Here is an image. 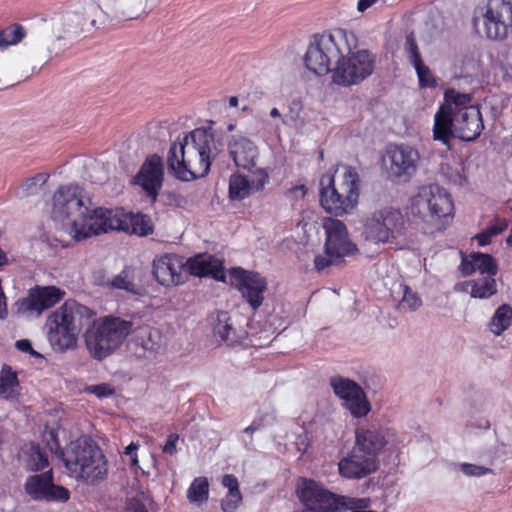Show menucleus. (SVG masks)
I'll use <instances>...</instances> for the list:
<instances>
[{"label": "nucleus", "mask_w": 512, "mask_h": 512, "mask_svg": "<svg viewBox=\"0 0 512 512\" xmlns=\"http://www.w3.org/2000/svg\"><path fill=\"white\" fill-rule=\"evenodd\" d=\"M507 227H508V222L506 220H498L483 231L487 234V236L491 240L494 236L502 233Z\"/></svg>", "instance_id": "09e8293b"}, {"label": "nucleus", "mask_w": 512, "mask_h": 512, "mask_svg": "<svg viewBox=\"0 0 512 512\" xmlns=\"http://www.w3.org/2000/svg\"><path fill=\"white\" fill-rule=\"evenodd\" d=\"M229 105L231 107H236L238 105V98L236 96H231L229 98Z\"/></svg>", "instance_id": "69168bd1"}, {"label": "nucleus", "mask_w": 512, "mask_h": 512, "mask_svg": "<svg viewBox=\"0 0 512 512\" xmlns=\"http://www.w3.org/2000/svg\"><path fill=\"white\" fill-rule=\"evenodd\" d=\"M378 468V460L354 448L353 452L338 463L339 474L347 479H361Z\"/></svg>", "instance_id": "5701e85b"}, {"label": "nucleus", "mask_w": 512, "mask_h": 512, "mask_svg": "<svg viewBox=\"0 0 512 512\" xmlns=\"http://www.w3.org/2000/svg\"><path fill=\"white\" fill-rule=\"evenodd\" d=\"M406 220L399 208L385 206L369 213L363 220L362 235L374 244H392L405 235Z\"/></svg>", "instance_id": "f8f14e48"}, {"label": "nucleus", "mask_w": 512, "mask_h": 512, "mask_svg": "<svg viewBox=\"0 0 512 512\" xmlns=\"http://www.w3.org/2000/svg\"><path fill=\"white\" fill-rule=\"evenodd\" d=\"M65 296V291L55 286H37L29 291L26 307L38 314L59 303Z\"/></svg>", "instance_id": "a878e982"}, {"label": "nucleus", "mask_w": 512, "mask_h": 512, "mask_svg": "<svg viewBox=\"0 0 512 512\" xmlns=\"http://www.w3.org/2000/svg\"><path fill=\"white\" fill-rule=\"evenodd\" d=\"M378 0H358L357 10L359 12H364L372 5H374Z\"/></svg>", "instance_id": "bf43d9fd"}, {"label": "nucleus", "mask_w": 512, "mask_h": 512, "mask_svg": "<svg viewBox=\"0 0 512 512\" xmlns=\"http://www.w3.org/2000/svg\"><path fill=\"white\" fill-rule=\"evenodd\" d=\"M153 274L163 286H177L187 278L185 258L177 254H165L154 260Z\"/></svg>", "instance_id": "412c9836"}, {"label": "nucleus", "mask_w": 512, "mask_h": 512, "mask_svg": "<svg viewBox=\"0 0 512 512\" xmlns=\"http://www.w3.org/2000/svg\"><path fill=\"white\" fill-rule=\"evenodd\" d=\"M405 50L408 54L409 61L412 65L422 61L421 56L418 51L417 44H416L414 36L412 34H410L406 37Z\"/></svg>", "instance_id": "a18cd8bd"}, {"label": "nucleus", "mask_w": 512, "mask_h": 512, "mask_svg": "<svg viewBox=\"0 0 512 512\" xmlns=\"http://www.w3.org/2000/svg\"><path fill=\"white\" fill-rule=\"evenodd\" d=\"M186 497L190 504L202 506L209 498V481L204 476L196 477L187 489Z\"/></svg>", "instance_id": "473e14b6"}, {"label": "nucleus", "mask_w": 512, "mask_h": 512, "mask_svg": "<svg viewBox=\"0 0 512 512\" xmlns=\"http://www.w3.org/2000/svg\"><path fill=\"white\" fill-rule=\"evenodd\" d=\"M463 289L471 288L470 295L473 298L488 299L497 293L495 276H483L462 284Z\"/></svg>", "instance_id": "c85d7f7f"}, {"label": "nucleus", "mask_w": 512, "mask_h": 512, "mask_svg": "<svg viewBox=\"0 0 512 512\" xmlns=\"http://www.w3.org/2000/svg\"><path fill=\"white\" fill-rule=\"evenodd\" d=\"M17 375L9 366H3L0 371V397L13 399L17 394Z\"/></svg>", "instance_id": "f704fd0d"}, {"label": "nucleus", "mask_w": 512, "mask_h": 512, "mask_svg": "<svg viewBox=\"0 0 512 512\" xmlns=\"http://www.w3.org/2000/svg\"><path fill=\"white\" fill-rule=\"evenodd\" d=\"M210 323L214 336L228 346L236 345L245 338L246 333L234 326L229 313L226 311L213 313L210 316Z\"/></svg>", "instance_id": "393cba45"}, {"label": "nucleus", "mask_w": 512, "mask_h": 512, "mask_svg": "<svg viewBox=\"0 0 512 512\" xmlns=\"http://www.w3.org/2000/svg\"><path fill=\"white\" fill-rule=\"evenodd\" d=\"M51 29L55 41L48 47L50 59L59 56L65 47L57 45V42L78 36L85 30L84 17L77 12H66L51 19Z\"/></svg>", "instance_id": "6ab92c4d"}, {"label": "nucleus", "mask_w": 512, "mask_h": 512, "mask_svg": "<svg viewBox=\"0 0 512 512\" xmlns=\"http://www.w3.org/2000/svg\"><path fill=\"white\" fill-rule=\"evenodd\" d=\"M403 442L401 435L393 429L372 426L356 430L355 448L374 458H377V455L384 449L389 453L398 451Z\"/></svg>", "instance_id": "2eb2a0df"}, {"label": "nucleus", "mask_w": 512, "mask_h": 512, "mask_svg": "<svg viewBox=\"0 0 512 512\" xmlns=\"http://www.w3.org/2000/svg\"><path fill=\"white\" fill-rule=\"evenodd\" d=\"M490 426L489 422L487 420L482 421L481 427L484 429H488Z\"/></svg>", "instance_id": "774afa93"}, {"label": "nucleus", "mask_w": 512, "mask_h": 512, "mask_svg": "<svg viewBox=\"0 0 512 512\" xmlns=\"http://www.w3.org/2000/svg\"><path fill=\"white\" fill-rule=\"evenodd\" d=\"M512 325V307L509 304L500 305L488 322V330L494 336H501Z\"/></svg>", "instance_id": "c756f323"}, {"label": "nucleus", "mask_w": 512, "mask_h": 512, "mask_svg": "<svg viewBox=\"0 0 512 512\" xmlns=\"http://www.w3.org/2000/svg\"><path fill=\"white\" fill-rule=\"evenodd\" d=\"M475 239L477 240L478 245L481 247L486 246L491 242L490 238L487 236V234L484 231L477 234L475 236Z\"/></svg>", "instance_id": "052dcab7"}, {"label": "nucleus", "mask_w": 512, "mask_h": 512, "mask_svg": "<svg viewBox=\"0 0 512 512\" xmlns=\"http://www.w3.org/2000/svg\"><path fill=\"white\" fill-rule=\"evenodd\" d=\"M227 151L237 168L251 172L257 166L259 148L242 133L233 134L227 139Z\"/></svg>", "instance_id": "aec40b11"}, {"label": "nucleus", "mask_w": 512, "mask_h": 512, "mask_svg": "<svg viewBox=\"0 0 512 512\" xmlns=\"http://www.w3.org/2000/svg\"><path fill=\"white\" fill-rule=\"evenodd\" d=\"M507 227H508V222L506 220H498L483 231L487 234V236L491 240L494 236L502 233Z\"/></svg>", "instance_id": "8fccbe9b"}, {"label": "nucleus", "mask_w": 512, "mask_h": 512, "mask_svg": "<svg viewBox=\"0 0 512 512\" xmlns=\"http://www.w3.org/2000/svg\"><path fill=\"white\" fill-rule=\"evenodd\" d=\"M228 192L231 200H243L255 192V187L247 176L235 172L229 178Z\"/></svg>", "instance_id": "7c9ffc66"}, {"label": "nucleus", "mask_w": 512, "mask_h": 512, "mask_svg": "<svg viewBox=\"0 0 512 512\" xmlns=\"http://www.w3.org/2000/svg\"><path fill=\"white\" fill-rule=\"evenodd\" d=\"M475 32L489 40H504L512 29V4L506 0H486L475 9Z\"/></svg>", "instance_id": "9b49d317"}, {"label": "nucleus", "mask_w": 512, "mask_h": 512, "mask_svg": "<svg viewBox=\"0 0 512 512\" xmlns=\"http://www.w3.org/2000/svg\"><path fill=\"white\" fill-rule=\"evenodd\" d=\"M161 334L158 329L152 327H141L136 334L135 342L144 352H157L161 347Z\"/></svg>", "instance_id": "2f4dec72"}, {"label": "nucleus", "mask_w": 512, "mask_h": 512, "mask_svg": "<svg viewBox=\"0 0 512 512\" xmlns=\"http://www.w3.org/2000/svg\"><path fill=\"white\" fill-rule=\"evenodd\" d=\"M179 440V435L176 433H171L168 435L167 440L162 448L164 454L173 456L177 453V443Z\"/></svg>", "instance_id": "de8ad7c7"}, {"label": "nucleus", "mask_w": 512, "mask_h": 512, "mask_svg": "<svg viewBox=\"0 0 512 512\" xmlns=\"http://www.w3.org/2000/svg\"><path fill=\"white\" fill-rule=\"evenodd\" d=\"M393 292L398 294V296H401L399 307L402 310L415 311L422 304L421 298L418 294L412 291L411 288L404 283H399L397 290H393Z\"/></svg>", "instance_id": "c9c22d12"}, {"label": "nucleus", "mask_w": 512, "mask_h": 512, "mask_svg": "<svg viewBox=\"0 0 512 512\" xmlns=\"http://www.w3.org/2000/svg\"><path fill=\"white\" fill-rule=\"evenodd\" d=\"M111 287L115 289H122L134 294L137 293L136 285L130 280L129 274L126 271L121 272L112 279Z\"/></svg>", "instance_id": "a19ab883"}, {"label": "nucleus", "mask_w": 512, "mask_h": 512, "mask_svg": "<svg viewBox=\"0 0 512 512\" xmlns=\"http://www.w3.org/2000/svg\"><path fill=\"white\" fill-rule=\"evenodd\" d=\"M25 29L21 25H12L0 31V47L16 45L25 37Z\"/></svg>", "instance_id": "4c0bfd02"}, {"label": "nucleus", "mask_w": 512, "mask_h": 512, "mask_svg": "<svg viewBox=\"0 0 512 512\" xmlns=\"http://www.w3.org/2000/svg\"><path fill=\"white\" fill-rule=\"evenodd\" d=\"M410 212L421 217L429 227L427 232L445 230L454 218V202L451 195L438 185L421 186L410 200Z\"/></svg>", "instance_id": "6e6552de"}, {"label": "nucleus", "mask_w": 512, "mask_h": 512, "mask_svg": "<svg viewBox=\"0 0 512 512\" xmlns=\"http://www.w3.org/2000/svg\"><path fill=\"white\" fill-rule=\"evenodd\" d=\"M417 73L419 85L421 88H434L437 85L436 79L428 66L420 61L412 65Z\"/></svg>", "instance_id": "58836bf2"}, {"label": "nucleus", "mask_w": 512, "mask_h": 512, "mask_svg": "<svg viewBox=\"0 0 512 512\" xmlns=\"http://www.w3.org/2000/svg\"><path fill=\"white\" fill-rule=\"evenodd\" d=\"M295 495L306 512H343L367 508V498H349L330 491L325 485L311 478L300 477L295 484Z\"/></svg>", "instance_id": "1a4fd4ad"}, {"label": "nucleus", "mask_w": 512, "mask_h": 512, "mask_svg": "<svg viewBox=\"0 0 512 512\" xmlns=\"http://www.w3.org/2000/svg\"><path fill=\"white\" fill-rule=\"evenodd\" d=\"M92 316L88 307L74 300L65 301L46 319V336L51 348L59 353L74 350L85 322Z\"/></svg>", "instance_id": "0eeeda50"}, {"label": "nucleus", "mask_w": 512, "mask_h": 512, "mask_svg": "<svg viewBox=\"0 0 512 512\" xmlns=\"http://www.w3.org/2000/svg\"><path fill=\"white\" fill-rule=\"evenodd\" d=\"M287 194L293 200H301L306 196L307 188L304 184H299L290 188Z\"/></svg>", "instance_id": "864d4df0"}, {"label": "nucleus", "mask_w": 512, "mask_h": 512, "mask_svg": "<svg viewBox=\"0 0 512 512\" xmlns=\"http://www.w3.org/2000/svg\"><path fill=\"white\" fill-rule=\"evenodd\" d=\"M305 65L316 75L332 73L333 83L348 87L373 73L375 56L367 49H358L354 32L336 28L313 37L305 54Z\"/></svg>", "instance_id": "f03ea898"}, {"label": "nucleus", "mask_w": 512, "mask_h": 512, "mask_svg": "<svg viewBox=\"0 0 512 512\" xmlns=\"http://www.w3.org/2000/svg\"><path fill=\"white\" fill-rule=\"evenodd\" d=\"M164 166L161 157L151 155L146 158L139 172L134 178L136 185L140 186L146 194L156 200L163 185Z\"/></svg>", "instance_id": "4be33fe9"}, {"label": "nucleus", "mask_w": 512, "mask_h": 512, "mask_svg": "<svg viewBox=\"0 0 512 512\" xmlns=\"http://www.w3.org/2000/svg\"><path fill=\"white\" fill-rule=\"evenodd\" d=\"M114 16L121 20L138 19L146 12V0H103Z\"/></svg>", "instance_id": "cd10ccee"}, {"label": "nucleus", "mask_w": 512, "mask_h": 512, "mask_svg": "<svg viewBox=\"0 0 512 512\" xmlns=\"http://www.w3.org/2000/svg\"><path fill=\"white\" fill-rule=\"evenodd\" d=\"M51 218L76 241L111 230L139 236L153 232L152 221L147 215L127 212L123 208L95 207L89 193L77 184L62 185L54 192Z\"/></svg>", "instance_id": "f257e3e1"}, {"label": "nucleus", "mask_w": 512, "mask_h": 512, "mask_svg": "<svg viewBox=\"0 0 512 512\" xmlns=\"http://www.w3.org/2000/svg\"><path fill=\"white\" fill-rule=\"evenodd\" d=\"M24 489L32 499L39 501L66 502L70 498L67 488L54 484L52 471L28 477Z\"/></svg>", "instance_id": "f3484780"}, {"label": "nucleus", "mask_w": 512, "mask_h": 512, "mask_svg": "<svg viewBox=\"0 0 512 512\" xmlns=\"http://www.w3.org/2000/svg\"><path fill=\"white\" fill-rule=\"evenodd\" d=\"M269 116L273 119H279L281 123L283 124H286V120L285 118L282 117V114L281 112L279 111L278 108L276 107H273L270 112H269Z\"/></svg>", "instance_id": "0e129e2a"}, {"label": "nucleus", "mask_w": 512, "mask_h": 512, "mask_svg": "<svg viewBox=\"0 0 512 512\" xmlns=\"http://www.w3.org/2000/svg\"><path fill=\"white\" fill-rule=\"evenodd\" d=\"M460 271L465 276L473 273H479L482 277L496 276L498 265L491 255L473 252L462 258Z\"/></svg>", "instance_id": "bb28decb"}, {"label": "nucleus", "mask_w": 512, "mask_h": 512, "mask_svg": "<svg viewBox=\"0 0 512 512\" xmlns=\"http://www.w3.org/2000/svg\"><path fill=\"white\" fill-rule=\"evenodd\" d=\"M341 258H331L326 254V257L318 255L315 257L314 263L317 270H323L332 263L340 260Z\"/></svg>", "instance_id": "5fc2aeb1"}, {"label": "nucleus", "mask_w": 512, "mask_h": 512, "mask_svg": "<svg viewBox=\"0 0 512 512\" xmlns=\"http://www.w3.org/2000/svg\"><path fill=\"white\" fill-rule=\"evenodd\" d=\"M334 395L340 401L341 407L353 418H364L371 411V404L362 386L356 381L336 375L329 380Z\"/></svg>", "instance_id": "4468645a"}, {"label": "nucleus", "mask_w": 512, "mask_h": 512, "mask_svg": "<svg viewBox=\"0 0 512 512\" xmlns=\"http://www.w3.org/2000/svg\"><path fill=\"white\" fill-rule=\"evenodd\" d=\"M241 502V492H228L222 500L221 507L223 512H235Z\"/></svg>", "instance_id": "37998d69"}, {"label": "nucleus", "mask_w": 512, "mask_h": 512, "mask_svg": "<svg viewBox=\"0 0 512 512\" xmlns=\"http://www.w3.org/2000/svg\"><path fill=\"white\" fill-rule=\"evenodd\" d=\"M47 436L53 442L50 444L48 441L49 449L61 453L65 467L76 480L88 485H96L105 480L108 471L107 461L99 447L89 438L80 437L71 441L67 448L61 451L54 431H49L45 437Z\"/></svg>", "instance_id": "39448f33"}, {"label": "nucleus", "mask_w": 512, "mask_h": 512, "mask_svg": "<svg viewBox=\"0 0 512 512\" xmlns=\"http://www.w3.org/2000/svg\"><path fill=\"white\" fill-rule=\"evenodd\" d=\"M261 428V423L259 421H253L248 427L244 429V433L252 436V434Z\"/></svg>", "instance_id": "e2e57ef3"}, {"label": "nucleus", "mask_w": 512, "mask_h": 512, "mask_svg": "<svg viewBox=\"0 0 512 512\" xmlns=\"http://www.w3.org/2000/svg\"><path fill=\"white\" fill-rule=\"evenodd\" d=\"M457 468L467 477H481L492 473L490 468L472 463H459Z\"/></svg>", "instance_id": "ea45409f"}, {"label": "nucleus", "mask_w": 512, "mask_h": 512, "mask_svg": "<svg viewBox=\"0 0 512 512\" xmlns=\"http://www.w3.org/2000/svg\"><path fill=\"white\" fill-rule=\"evenodd\" d=\"M472 95L453 88L444 93V103L434 116L433 139L449 146L455 135L463 141L475 140L483 131L480 109Z\"/></svg>", "instance_id": "20e7f679"}, {"label": "nucleus", "mask_w": 512, "mask_h": 512, "mask_svg": "<svg viewBox=\"0 0 512 512\" xmlns=\"http://www.w3.org/2000/svg\"><path fill=\"white\" fill-rule=\"evenodd\" d=\"M139 445L136 443H131L125 449V454L130 457L131 463L136 466L138 464V457L136 451Z\"/></svg>", "instance_id": "4d7b16f0"}, {"label": "nucleus", "mask_w": 512, "mask_h": 512, "mask_svg": "<svg viewBox=\"0 0 512 512\" xmlns=\"http://www.w3.org/2000/svg\"><path fill=\"white\" fill-rule=\"evenodd\" d=\"M320 204L329 214L344 216L358 205L360 177L356 168L349 165L337 167L333 174L320 179Z\"/></svg>", "instance_id": "423d86ee"}, {"label": "nucleus", "mask_w": 512, "mask_h": 512, "mask_svg": "<svg viewBox=\"0 0 512 512\" xmlns=\"http://www.w3.org/2000/svg\"><path fill=\"white\" fill-rule=\"evenodd\" d=\"M85 392L95 395L99 399L109 398L115 394V388L111 384L101 383L85 387Z\"/></svg>", "instance_id": "79ce46f5"}, {"label": "nucleus", "mask_w": 512, "mask_h": 512, "mask_svg": "<svg viewBox=\"0 0 512 512\" xmlns=\"http://www.w3.org/2000/svg\"><path fill=\"white\" fill-rule=\"evenodd\" d=\"M132 322L106 316L93 322L86 331L85 344L91 357L102 360L111 355L132 331Z\"/></svg>", "instance_id": "9d476101"}, {"label": "nucleus", "mask_w": 512, "mask_h": 512, "mask_svg": "<svg viewBox=\"0 0 512 512\" xmlns=\"http://www.w3.org/2000/svg\"><path fill=\"white\" fill-rule=\"evenodd\" d=\"M301 104L298 103V102H293L291 105H290V108H289V119L291 121H296L298 118H299V114H300V111H301Z\"/></svg>", "instance_id": "13d9d810"}, {"label": "nucleus", "mask_w": 512, "mask_h": 512, "mask_svg": "<svg viewBox=\"0 0 512 512\" xmlns=\"http://www.w3.org/2000/svg\"><path fill=\"white\" fill-rule=\"evenodd\" d=\"M49 175L46 173H38L26 179L17 189L16 195L20 198L37 194L41 187L47 182Z\"/></svg>", "instance_id": "e433bc0d"}, {"label": "nucleus", "mask_w": 512, "mask_h": 512, "mask_svg": "<svg viewBox=\"0 0 512 512\" xmlns=\"http://www.w3.org/2000/svg\"><path fill=\"white\" fill-rule=\"evenodd\" d=\"M23 460L31 471H41L49 465L47 455L35 444H30L23 449Z\"/></svg>", "instance_id": "72a5a7b5"}, {"label": "nucleus", "mask_w": 512, "mask_h": 512, "mask_svg": "<svg viewBox=\"0 0 512 512\" xmlns=\"http://www.w3.org/2000/svg\"><path fill=\"white\" fill-rule=\"evenodd\" d=\"M222 485L228 489V492H240L238 480L231 474L223 476Z\"/></svg>", "instance_id": "603ef678"}, {"label": "nucleus", "mask_w": 512, "mask_h": 512, "mask_svg": "<svg viewBox=\"0 0 512 512\" xmlns=\"http://www.w3.org/2000/svg\"><path fill=\"white\" fill-rule=\"evenodd\" d=\"M421 161L419 151L409 145L389 147L383 157V167L392 182L408 183L417 173Z\"/></svg>", "instance_id": "ddd939ff"}, {"label": "nucleus", "mask_w": 512, "mask_h": 512, "mask_svg": "<svg viewBox=\"0 0 512 512\" xmlns=\"http://www.w3.org/2000/svg\"><path fill=\"white\" fill-rule=\"evenodd\" d=\"M223 144L210 129L197 128L178 138L169 149L168 168L182 181H192L208 174L212 160Z\"/></svg>", "instance_id": "7ed1b4c3"}, {"label": "nucleus", "mask_w": 512, "mask_h": 512, "mask_svg": "<svg viewBox=\"0 0 512 512\" xmlns=\"http://www.w3.org/2000/svg\"><path fill=\"white\" fill-rule=\"evenodd\" d=\"M229 283L236 288L245 302L253 310H257L264 301L267 281L258 272L248 271L241 267L231 268L228 272Z\"/></svg>", "instance_id": "dca6fc26"}, {"label": "nucleus", "mask_w": 512, "mask_h": 512, "mask_svg": "<svg viewBox=\"0 0 512 512\" xmlns=\"http://www.w3.org/2000/svg\"><path fill=\"white\" fill-rule=\"evenodd\" d=\"M124 512H148L145 505L138 499H128Z\"/></svg>", "instance_id": "3c124183"}, {"label": "nucleus", "mask_w": 512, "mask_h": 512, "mask_svg": "<svg viewBox=\"0 0 512 512\" xmlns=\"http://www.w3.org/2000/svg\"><path fill=\"white\" fill-rule=\"evenodd\" d=\"M15 346L21 352L29 353L34 357H42L41 354L33 350L31 342L27 339L17 341Z\"/></svg>", "instance_id": "6e6d98bb"}, {"label": "nucleus", "mask_w": 512, "mask_h": 512, "mask_svg": "<svg viewBox=\"0 0 512 512\" xmlns=\"http://www.w3.org/2000/svg\"><path fill=\"white\" fill-rule=\"evenodd\" d=\"M255 181L252 182L255 187V192L264 189L265 185L269 182V174L265 168H257L254 172Z\"/></svg>", "instance_id": "49530a36"}, {"label": "nucleus", "mask_w": 512, "mask_h": 512, "mask_svg": "<svg viewBox=\"0 0 512 512\" xmlns=\"http://www.w3.org/2000/svg\"><path fill=\"white\" fill-rule=\"evenodd\" d=\"M325 231V253L331 258H343L352 255L356 245L351 241L346 225L333 218H327L323 222Z\"/></svg>", "instance_id": "a211bd4d"}, {"label": "nucleus", "mask_w": 512, "mask_h": 512, "mask_svg": "<svg viewBox=\"0 0 512 512\" xmlns=\"http://www.w3.org/2000/svg\"><path fill=\"white\" fill-rule=\"evenodd\" d=\"M264 128L267 129L269 133H272L276 136L280 134V126L278 123H265Z\"/></svg>", "instance_id": "680f3d73"}, {"label": "nucleus", "mask_w": 512, "mask_h": 512, "mask_svg": "<svg viewBox=\"0 0 512 512\" xmlns=\"http://www.w3.org/2000/svg\"><path fill=\"white\" fill-rule=\"evenodd\" d=\"M454 171L451 174H447L450 182L456 185H464L466 183L465 165L462 160L454 162Z\"/></svg>", "instance_id": "c03bdc74"}, {"label": "nucleus", "mask_w": 512, "mask_h": 512, "mask_svg": "<svg viewBox=\"0 0 512 512\" xmlns=\"http://www.w3.org/2000/svg\"><path fill=\"white\" fill-rule=\"evenodd\" d=\"M277 328L275 327H272L271 325L269 326L268 329H265V332H269V335H272L276 332Z\"/></svg>", "instance_id": "338daca9"}, {"label": "nucleus", "mask_w": 512, "mask_h": 512, "mask_svg": "<svg viewBox=\"0 0 512 512\" xmlns=\"http://www.w3.org/2000/svg\"><path fill=\"white\" fill-rule=\"evenodd\" d=\"M186 274L205 277L211 276L218 281H226L223 262L220 258L204 253L185 259Z\"/></svg>", "instance_id": "b1692460"}]
</instances>
